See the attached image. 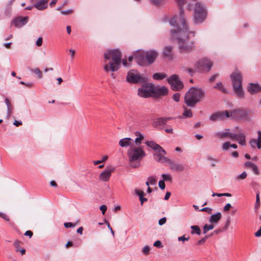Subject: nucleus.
I'll return each mask as SVG.
<instances>
[{
	"mask_svg": "<svg viewBox=\"0 0 261 261\" xmlns=\"http://www.w3.org/2000/svg\"><path fill=\"white\" fill-rule=\"evenodd\" d=\"M176 30H171V37L177 40L179 45V50L181 54H186L191 53L194 48V42L189 41L188 35L192 34L195 36V32L189 31L187 23L184 26L181 25H175Z\"/></svg>",
	"mask_w": 261,
	"mask_h": 261,
	"instance_id": "obj_1",
	"label": "nucleus"
},
{
	"mask_svg": "<svg viewBox=\"0 0 261 261\" xmlns=\"http://www.w3.org/2000/svg\"><path fill=\"white\" fill-rule=\"evenodd\" d=\"M205 92L200 88L193 87L190 88L185 95V102L189 107H194L204 97Z\"/></svg>",
	"mask_w": 261,
	"mask_h": 261,
	"instance_id": "obj_2",
	"label": "nucleus"
},
{
	"mask_svg": "<svg viewBox=\"0 0 261 261\" xmlns=\"http://www.w3.org/2000/svg\"><path fill=\"white\" fill-rule=\"evenodd\" d=\"M104 57L108 60L111 59L114 62H110L109 64L104 66V69L106 72H109L110 70L114 72L119 69L122 54L118 49L109 50L107 53L105 54Z\"/></svg>",
	"mask_w": 261,
	"mask_h": 261,
	"instance_id": "obj_3",
	"label": "nucleus"
},
{
	"mask_svg": "<svg viewBox=\"0 0 261 261\" xmlns=\"http://www.w3.org/2000/svg\"><path fill=\"white\" fill-rule=\"evenodd\" d=\"M129 165L133 168H137L140 165V161L146 153L141 146H132L127 151Z\"/></svg>",
	"mask_w": 261,
	"mask_h": 261,
	"instance_id": "obj_4",
	"label": "nucleus"
},
{
	"mask_svg": "<svg viewBox=\"0 0 261 261\" xmlns=\"http://www.w3.org/2000/svg\"><path fill=\"white\" fill-rule=\"evenodd\" d=\"M233 130L235 133H230L228 131L224 132H217L216 136L220 138L229 137L233 141H237L242 146L246 145V136L242 129L239 126L235 127Z\"/></svg>",
	"mask_w": 261,
	"mask_h": 261,
	"instance_id": "obj_5",
	"label": "nucleus"
},
{
	"mask_svg": "<svg viewBox=\"0 0 261 261\" xmlns=\"http://www.w3.org/2000/svg\"><path fill=\"white\" fill-rule=\"evenodd\" d=\"M233 91L238 97H245V91L242 86L243 76L239 71L233 72L230 75Z\"/></svg>",
	"mask_w": 261,
	"mask_h": 261,
	"instance_id": "obj_6",
	"label": "nucleus"
},
{
	"mask_svg": "<svg viewBox=\"0 0 261 261\" xmlns=\"http://www.w3.org/2000/svg\"><path fill=\"white\" fill-rule=\"evenodd\" d=\"M206 10L203 3L197 2L194 10V23L198 24L202 23L206 18Z\"/></svg>",
	"mask_w": 261,
	"mask_h": 261,
	"instance_id": "obj_7",
	"label": "nucleus"
},
{
	"mask_svg": "<svg viewBox=\"0 0 261 261\" xmlns=\"http://www.w3.org/2000/svg\"><path fill=\"white\" fill-rule=\"evenodd\" d=\"M179 7L180 13L179 16H175L170 19L169 22L171 25L175 26L181 25L184 26L187 23L186 20L184 17V10L183 6L186 3V0H176Z\"/></svg>",
	"mask_w": 261,
	"mask_h": 261,
	"instance_id": "obj_8",
	"label": "nucleus"
},
{
	"mask_svg": "<svg viewBox=\"0 0 261 261\" xmlns=\"http://www.w3.org/2000/svg\"><path fill=\"white\" fill-rule=\"evenodd\" d=\"M147 80V77L141 75L137 70H131L127 72L126 80L129 83H143Z\"/></svg>",
	"mask_w": 261,
	"mask_h": 261,
	"instance_id": "obj_9",
	"label": "nucleus"
},
{
	"mask_svg": "<svg viewBox=\"0 0 261 261\" xmlns=\"http://www.w3.org/2000/svg\"><path fill=\"white\" fill-rule=\"evenodd\" d=\"M171 88L174 91H179L184 87V84L177 74H172L167 79Z\"/></svg>",
	"mask_w": 261,
	"mask_h": 261,
	"instance_id": "obj_10",
	"label": "nucleus"
},
{
	"mask_svg": "<svg viewBox=\"0 0 261 261\" xmlns=\"http://www.w3.org/2000/svg\"><path fill=\"white\" fill-rule=\"evenodd\" d=\"M213 65L212 62L207 59H202L198 61L195 64V68L197 71L204 72L209 71Z\"/></svg>",
	"mask_w": 261,
	"mask_h": 261,
	"instance_id": "obj_11",
	"label": "nucleus"
},
{
	"mask_svg": "<svg viewBox=\"0 0 261 261\" xmlns=\"http://www.w3.org/2000/svg\"><path fill=\"white\" fill-rule=\"evenodd\" d=\"M138 94L144 98L149 97L153 94V85L151 84H143L142 87L138 89Z\"/></svg>",
	"mask_w": 261,
	"mask_h": 261,
	"instance_id": "obj_12",
	"label": "nucleus"
},
{
	"mask_svg": "<svg viewBox=\"0 0 261 261\" xmlns=\"http://www.w3.org/2000/svg\"><path fill=\"white\" fill-rule=\"evenodd\" d=\"M134 57L136 62L141 66L145 65L146 52L144 50H139L134 53Z\"/></svg>",
	"mask_w": 261,
	"mask_h": 261,
	"instance_id": "obj_13",
	"label": "nucleus"
},
{
	"mask_svg": "<svg viewBox=\"0 0 261 261\" xmlns=\"http://www.w3.org/2000/svg\"><path fill=\"white\" fill-rule=\"evenodd\" d=\"M224 113V118L225 117H242L246 115V112L242 110H236L231 112H229L228 111H223Z\"/></svg>",
	"mask_w": 261,
	"mask_h": 261,
	"instance_id": "obj_14",
	"label": "nucleus"
},
{
	"mask_svg": "<svg viewBox=\"0 0 261 261\" xmlns=\"http://www.w3.org/2000/svg\"><path fill=\"white\" fill-rule=\"evenodd\" d=\"M168 89L165 86H155L153 85V94L156 96H164L168 94Z\"/></svg>",
	"mask_w": 261,
	"mask_h": 261,
	"instance_id": "obj_15",
	"label": "nucleus"
},
{
	"mask_svg": "<svg viewBox=\"0 0 261 261\" xmlns=\"http://www.w3.org/2000/svg\"><path fill=\"white\" fill-rule=\"evenodd\" d=\"M247 89L251 95H253L261 92V85L257 83H249Z\"/></svg>",
	"mask_w": 261,
	"mask_h": 261,
	"instance_id": "obj_16",
	"label": "nucleus"
},
{
	"mask_svg": "<svg viewBox=\"0 0 261 261\" xmlns=\"http://www.w3.org/2000/svg\"><path fill=\"white\" fill-rule=\"evenodd\" d=\"M146 52V62L149 64H152L158 56V53L155 50H151Z\"/></svg>",
	"mask_w": 261,
	"mask_h": 261,
	"instance_id": "obj_17",
	"label": "nucleus"
},
{
	"mask_svg": "<svg viewBox=\"0 0 261 261\" xmlns=\"http://www.w3.org/2000/svg\"><path fill=\"white\" fill-rule=\"evenodd\" d=\"M29 20V17H17L12 21V24L16 27L20 28L27 23Z\"/></svg>",
	"mask_w": 261,
	"mask_h": 261,
	"instance_id": "obj_18",
	"label": "nucleus"
},
{
	"mask_svg": "<svg viewBox=\"0 0 261 261\" xmlns=\"http://www.w3.org/2000/svg\"><path fill=\"white\" fill-rule=\"evenodd\" d=\"M168 163L170 166V169L173 171L181 172L185 170V166L183 164L175 162L170 159L169 160Z\"/></svg>",
	"mask_w": 261,
	"mask_h": 261,
	"instance_id": "obj_19",
	"label": "nucleus"
},
{
	"mask_svg": "<svg viewBox=\"0 0 261 261\" xmlns=\"http://www.w3.org/2000/svg\"><path fill=\"white\" fill-rule=\"evenodd\" d=\"M114 170L115 168L106 169L100 173L99 178L103 181H108L110 179L112 172L114 171Z\"/></svg>",
	"mask_w": 261,
	"mask_h": 261,
	"instance_id": "obj_20",
	"label": "nucleus"
},
{
	"mask_svg": "<svg viewBox=\"0 0 261 261\" xmlns=\"http://www.w3.org/2000/svg\"><path fill=\"white\" fill-rule=\"evenodd\" d=\"M134 141L130 138L121 139L119 142V145L122 147H132L133 146Z\"/></svg>",
	"mask_w": 261,
	"mask_h": 261,
	"instance_id": "obj_21",
	"label": "nucleus"
},
{
	"mask_svg": "<svg viewBox=\"0 0 261 261\" xmlns=\"http://www.w3.org/2000/svg\"><path fill=\"white\" fill-rule=\"evenodd\" d=\"M224 119V113L223 112H217L212 114L210 116V119L212 121L222 120Z\"/></svg>",
	"mask_w": 261,
	"mask_h": 261,
	"instance_id": "obj_22",
	"label": "nucleus"
},
{
	"mask_svg": "<svg viewBox=\"0 0 261 261\" xmlns=\"http://www.w3.org/2000/svg\"><path fill=\"white\" fill-rule=\"evenodd\" d=\"M48 1L40 0L34 5V7L39 10H44L47 8Z\"/></svg>",
	"mask_w": 261,
	"mask_h": 261,
	"instance_id": "obj_23",
	"label": "nucleus"
},
{
	"mask_svg": "<svg viewBox=\"0 0 261 261\" xmlns=\"http://www.w3.org/2000/svg\"><path fill=\"white\" fill-rule=\"evenodd\" d=\"M164 57L171 59L172 58V47L171 46H166L163 50Z\"/></svg>",
	"mask_w": 261,
	"mask_h": 261,
	"instance_id": "obj_24",
	"label": "nucleus"
},
{
	"mask_svg": "<svg viewBox=\"0 0 261 261\" xmlns=\"http://www.w3.org/2000/svg\"><path fill=\"white\" fill-rule=\"evenodd\" d=\"M221 214L219 212L211 216L209 222L211 223H217L221 218Z\"/></svg>",
	"mask_w": 261,
	"mask_h": 261,
	"instance_id": "obj_25",
	"label": "nucleus"
},
{
	"mask_svg": "<svg viewBox=\"0 0 261 261\" xmlns=\"http://www.w3.org/2000/svg\"><path fill=\"white\" fill-rule=\"evenodd\" d=\"M171 119V117L160 118L155 121L156 126H162L166 124L168 120Z\"/></svg>",
	"mask_w": 261,
	"mask_h": 261,
	"instance_id": "obj_26",
	"label": "nucleus"
},
{
	"mask_svg": "<svg viewBox=\"0 0 261 261\" xmlns=\"http://www.w3.org/2000/svg\"><path fill=\"white\" fill-rule=\"evenodd\" d=\"M165 154H154V156H155V160L158 162H161V163H164V162H167L168 163V161H169V159H168L167 158L165 157L164 156Z\"/></svg>",
	"mask_w": 261,
	"mask_h": 261,
	"instance_id": "obj_27",
	"label": "nucleus"
},
{
	"mask_svg": "<svg viewBox=\"0 0 261 261\" xmlns=\"http://www.w3.org/2000/svg\"><path fill=\"white\" fill-rule=\"evenodd\" d=\"M5 102L7 107V116L8 118H10L12 114V107L9 101V100L7 98H5Z\"/></svg>",
	"mask_w": 261,
	"mask_h": 261,
	"instance_id": "obj_28",
	"label": "nucleus"
},
{
	"mask_svg": "<svg viewBox=\"0 0 261 261\" xmlns=\"http://www.w3.org/2000/svg\"><path fill=\"white\" fill-rule=\"evenodd\" d=\"M167 77V75L165 73H155L153 74L152 77L155 80H161Z\"/></svg>",
	"mask_w": 261,
	"mask_h": 261,
	"instance_id": "obj_29",
	"label": "nucleus"
},
{
	"mask_svg": "<svg viewBox=\"0 0 261 261\" xmlns=\"http://www.w3.org/2000/svg\"><path fill=\"white\" fill-rule=\"evenodd\" d=\"M184 112L182 116L179 117L180 118H191L192 117V112L190 109H188L184 107Z\"/></svg>",
	"mask_w": 261,
	"mask_h": 261,
	"instance_id": "obj_30",
	"label": "nucleus"
},
{
	"mask_svg": "<svg viewBox=\"0 0 261 261\" xmlns=\"http://www.w3.org/2000/svg\"><path fill=\"white\" fill-rule=\"evenodd\" d=\"M214 88L219 90L224 93H227V90L224 87L221 82L217 83Z\"/></svg>",
	"mask_w": 261,
	"mask_h": 261,
	"instance_id": "obj_31",
	"label": "nucleus"
},
{
	"mask_svg": "<svg viewBox=\"0 0 261 261\" xmlns=\"http://www.w3.org/2000/svg\"><path fill=\"white\" fill-rule=\"evenodd\" d=\"M145 143L147 146L149 147L154 151H155L157 149V148L159 145V144H156L155 142L153 141H147L145 142Z\"/></svg>",
	"mask_w": 261,
	"mask_h": 261,
	"instance_id": "obj_32",
	"label": "nucleus"
},
{
	"mask_svg": "<svg viewBox=\"0 0 261 261\" xmlns=\"http://www.w3.org/2000/svg\"><path fill=\"white\" fill-rule=\"evenodd\" d=\"M191 228L192 229L191 231L192 234L196 233L198 235H200L201 233V230L199 226L197 225H193L191 226Z\"/></svg>",
	"mask_w": 261,
	"mask_h": 261,
	"instance_id": "obj_33",
	"label": "nucleus"
},
{
	"mask_svg": "<svg viewBox=\"0 0 261 261\" xmlns=\"http://www.w3.org/2000/svg\"><path fill=\"white\" fill-rule=\"evenodd\" d=\"M257 139H256V141L257 143V148L260 149V148H261V131L258 130L257 132Z\"/></svg>",
	"mask_w": 261,
	"mask_h": 261,
	"instance_id": "obj_34",
	"label": "nucleus"
},
{
	"mask_svg": "<svg viewBox=\"0 0 261 261\" xmlns=\"http://www.w3.org/2000/svg\"><path fill=\"white\" fill-rule=\"evenodd\" d=\"M31 71L37 74L39 79H41L42 77V74L39 68H36L35 69H31Z\"/></svg>",
	"mask_w": 261,
	"mask_h": 261,
	"instance_id": "obj_35",
	"label": "nucleus"
},
{
	"mask_svg": "<svg viewBox=\"0 0 261 261\" xmlns=\"http://www.w3.org/2000/svg\"><path fill=\"white\" fill-rule=\"evenodd\" d=\"M213 228L214 225L213 224H205L204 226H203V233H206L208 231L212 230Z\"/></svg>",
	"mask_w": 261,
	"mask_h": 261,
	"instance_id": "obj_36",
	"label": "nucleus"
},
{
	"mask_svg": "<svg viewBox=\"0 0 261 261\" xmlns=\"http://www.w3.org/2000/svg\"><path fill=\"white\" fill-rule=\"evenodd\" d=\"M247 176V173L246 171H244L241 174L238 175L236 177V180H243L246 178Z\"/></svg>",
	"mask_w": 261,
	"mask_h": 261,
	"instance_id": "obj_37",
	"label": "nucleus"
},
{
	"mask_svg": "<svg viewBox=\"0 0 261 261\" xmlns=\"http://www.w3.org/2000/svg\"><path fill=\"white\" fill-rule=\"evenodd\" d=\"M213 196H217L218 197H222V196H226V197H231V194L229 193H214L212 194Z\"/></svg>",
	"mask_w": 261,
	"mask_h": 261,
	"instance_id": "obj_38",
	"label": "nucleus"
},
{
	"mask_svg": "<svg viewBox=\"0 0 261 261\" xmlns=\"http://www.w3.org/2000/svg\"><path fill=\"white\" fill-rule=\"evenodd\" d=\"M249 144L252 148H257V143L255 139H251L249 141Z\"/></svg>",
	"mask_w": 261,
	"mask_h": 261,
	"instance_id": "obj_39",
	"label": "nucleus"
},
{
	"mask_svg": "<svg viewBox=\"0 0 261 261\" xmlns=\"http://www.w3.org/2000/svg\"><path fill=\"white\" fill-rule=\"evenodd\" d=\"M143 139H144V136H139V137H137L135 139V142L136 146H140V144L141 143V141Z\"/></svg>",
	"mask_w": 261,
	"mask_h": 261,
	"instance_id": "obj_40",
	"label": "nucleus"
},
{
	"mask_svg": "<svg viewBox=\"0 0 261 261\" xmlns=\"http://www.w3.org/2000/svg\"><path fill=\"white\" fill-rule=\"evenodd\" d=\"M182 70L184 72L188 73L191 76H193L194 73V70L190 68L182 67Z\"/></svg>",
	"mask_w": 261,
	"mask_h": 261,
	"instance_id": "obj_41",
	"label": "nucleus"
},
{
	"mask_svg": "<svg viewBox=\"0 0 261 261\" xmlns=\"http://www.w3.org/2000/svg\"><path fill=\"white\" fill-rule=\"evenodd\" d=\"M142 251L145 255L149 254L150 253V247L148 245L145 246L142 248Z\"/></svg>",
	"mask_w": 261,
	"mask_h": 261,
	"instance_id": "obj_42",
	"label": "nucleus"
},
{
	"mask_svg": "<svg viewBox=\"0 0 261 261\" xmlns=\"http://www.w3.org/2000/svg\"><path fill=\"white\" fill-rule=\"evenodd\" d=\"M155 151H158V154H165L166 153L165 150L160 145H159Z\"/></svg>",
	"mask_w": 261,
	"mask_h": 261,
	"instance_id": "obj_43",
	"label": "nucleus"
},
{
	"mask_svg": "<svg viewBox=\"0 0 261 261\" xmlns=\"http://www.w3.org/2000/svg\"><path fill=\"white\" fill-rule=\"evenodd\" d=\"M162 177L163 178V180L166 181H171L172 178L170 175L166 174H162Z\"/></svg>",
	"mask_w": 261,
	"mask_h": 261,
	"instance_id": "obj_44",
	"label": "nucleus"
},
{
	"mask_svg": "<svg viewBox=\"0 0 261 261\" xmlns=\"http://www.w3.org/2000/svg\"><path fill=\"white\" fill-rule=\"evenodd\" d=\"M208 238V236H205L204 238H202L197 242L198 245H201L205 243L206 240Z\"/></svg>",
	"mask_w": 261,
	"mask_h": 261,
	"instance_id": "obj_45",
	"label": "nucleus"
},
{
	"mask_svg": "<svg viewBox=\"0 0 261 261\" xmlns=\"http://www.w3.org/2000/svg\"><path fill=\"white\" fill-rule=\"evenodd\" d=\"M180 94L178 93H175L172 96V99L176 102H178L180 100Z\"/></svg>",
	"mask_w": 261,
	"mask_h": 261,
	"instance_id": "obj_46",
	"label": "nucleus"
},
{
	"mask_svg": "<svg viewBox=\"0 0 261 261\" xmlns=\"http://www.w3.org/2000/svg\"><path fill=\"white\" fill-rule=\"evenodd\" d=\"M189 239H190V237H188L186 238L185 237V235H184V236H181V237H179L177 238V240H178V241H181L183 243H184L185 241H186L189 240Z\"/></svg>",
	"mask_w": 261,
	"mask_h": 261,
	"instance_id": "obj_47",
	"label": "nucleus"
},
{
	"mask_svg": "<svg viewBox=\"0 0 261 261\" xmlns=\"http://www.w3.org/2000/svg\"><path fill=\"white\" fill-rule=\"evenodd\" d=\"M147 180H149L151 185H154L156 184V179L153 176H149Z\"/></svg>",
	"mask_w": 261,
	"mask_h": 261,
	"instance_id": "obj_48",
	"label": "nucleus"
},
{
	"mask_svg": "<svg viewBox=\"0 0 261 261\" xmlns=\"http://www.w3.org/2000/svg\"><path fill=\"white\" fill-rule=\"evenodd\" d=\"M230 147V144L229 142H226L223 143L222 145V149L223 150H226Z\"/></svg>",
	"mask_w": 261,
	"mask_h": 261,
	"instance_id": "obj_49",
	"label": "nucleus"
},
{
	"mask_svg": "<svg viewBox=\"0 0 261 261\" xmlns=\"http://www.w3.org/2000/svg\"><path fill=\"white\" fill-rule=\"evenodd\" d=\"M259 203H260L259 193V192H257L256 193V203H255V208H257V207L259 204Z\"/></svg>",
	"mask_w": 261,
	"mask_h": 261,
	"instance_id": "obj_50",
	"label": "nucleus"
},
{
	"mask_svg": "<svg viewBox=\"0 0 261 261\" xmlns=\"http://www.w3.org/2000/svg\"><path fill=\"white\" fill-rule=\"evenodd\" d=\"M159 186L162 190H164L165 188V184L163 180H161L159 182Z\"/></svg>",
	"mask_w": 261,
	"mask_h": 261,
	"instance_id": "obj_51",
	"label": "nucleus"
},
{
	"mask_svg": "<svg viewBox=\"0 0 261 261\" xmlns=\"http://www.w3.org/2000/svg\"><path fill=\"white\" fill-rule=\"evenodd\" d=\"M0 217L2 218L3 219L7 221H9L10 220L8 216L6 214L0 212Z\"/></svg>",
	"mask_w": 261,
	"mask_h": 261,
	"instance_id": "obj_52",
	"label": "nucleus"
},
{
	"mask_svg": "<svg viewBox=\"0 0 261 261\" xmlns=\"http://www.w3.org/2000/svg\"><path fill=\"white\" fill-rule=\"evenodd\" d=\"M199 211L206 212L208 214H211L212 213V209L210 207H204V208H202V209L200 210Z\"/></svg>",
	"mask_w": 261,
	"mask_h": 261,
	"instance_id": "obj_53",
	"label": "nucleus"
},
{
	"mask_svg": "<svg viewBox=\"0 0 261 261\" xmlns=\"http://www.w3.org/2000/svg\"><path fill=\"white\" fill-rule=\"evenodd\" d=\"M153 246L158 248H161L163 247L161 242L159 240L156 241L154 243Z\"/></svg>",
	"mask_w": 261,
	"mask_h": 261,
	"instance_id": "obj_54",
	"label": "nucleus"
},
{
	"mask_svg": "<svg viewBox=\"0 0 261 261\" xmlns=\"http://www.w3.org/2000/svg\"><path fill=\"white\" fill-rule=\"evenodd\" d=\"M100 210L101 211L102 214L104 215L107 210V207L106 205H102L100 206Z\"/></svg>",
	"mask_w": 261,
	"mask_h": 261,
	"instance_id": "obj_55",
	"label": "nucleus"
},
{
	"mask_svg": "<svg viewBox=\"0 0 261 261\" xmlns=\"http://www.w3.org/2000/svg\"><path fill=\"white\" fill-rule=\"evenodd\" d=\"M252 171L256 174H259V170L258 168V167L254 165L252 168H251Z\"/></svg>",
	"mask_w": 261,
	"mask_h": 261,
	"instance_id": "obj_56",
	"label": "nucleus"
},
{
	"mask_svg": "<svg viewBox=\"0 0 261 261\" xmlns=\"http://www.w3.org/2000/svg\"><path fill=\"white\" fill-rule=\"evenodd\" d=\"M135 193L136 194H137L139 196V198L140 197H143L144 195V192H143L142 191H139V190H137V189L135 190Z\"/></svg>",
	"mask_w": 261,
	"mask_h": 261,
	"instance_id": "obj_57",
	"label": "nucleus"
},
{
	"mask_svg": "<svg viewBox=\"0 0 261 261\" xmlns=\"http://www.w3.org/2000/svg\"><path fill=\"white\" fill-rule=\"evenodd\" d=\"M64 226L66 228H70L74 227V225L71 222H66L64 224Z\"/></svg>",
	"mask_w": 261,
	"mask_h": 261,
	"instance_id": "obj_58",
	"label": "nucleus"
},
{
	"mask_svg": "<svg viewBox=\"0 0 261 261\" xmlns=\"http://www.w3.org/2000/svg\"><path fill=\"white\" fill-rule=\"evenodd\" d=\"M231 207V205L230 203H227L223 208L224 212H228Z\"/></svg>",
	"mask_w": 261,
	"mask_h": 261,
	"instance_id": "obj_59",
	"label": "nucleus"
},
{
	"mask_svg": "<svg viewBox=\"0 0 261 261\" xmlns=\"http://www.w3.org/2000/svg\"><path fill=\"white\" fill-rule=\"evenodd\" d=\"M166 222V217H163L161 219H160L159 221V224L160 225H163Z\"/></svg>",
	"mask_w": 261,
	"mask_h": 261,
	"instance_id": "obj_60",
	"label": "nucleus"
},
{
	"mask_svg": "<svg viewBox=\"0 0 261 261\" xmlns=\"http://www.w3.org/2000/svg\"><path fill=\"white\" fill-rule=\"evenodd\" d=\"M36 45L38 46H40L42 44V37H39L36 41Z\"/></svg>",
	"mask_w": 261,
	"mask_h": 261,
	"instance_id": "obj_61",
	"label": "nucleus"
},
{
	"mask_svg": "<svg viewBox=\"0 0 261 261\" xmlns=\"http://www.w3.org/2000/svg\"><path fill=\"white\" fill-rule=\"evenodd\" d=\"M72 12H73V10L72 9H69L67 10L62 11L61 12V13L62 14H63V15H67L68 14L72 13Z\"/></svg>",
	"mask_w": 261,
	"mask_h": 261,
	"instance_id": "obj_62",
	"label": "nucleus"
},
{
	"mask_svg": "<svg viewBox=\"0 0 261 261\" xmlns=\"http://www.w3.org/2000/svg\"><path fill=\"white\" fill-rule=\"evenodd\" d=\"M150 1L156 6H159L161 4V0H150Z\"/></svg>",
	"mask_w": 261,
	"mask_h": 261,
	"instance_id": "obj_63",
	"label": "nucleus"
},
{
	"mask_svg": "<svg viewBox=\"0 0 261 261\" xmlns=\"http://www.w3.org/2000/svg\"><path fill=\"white\" fill-rule=\"evenodd\" d=\"M255 164L251 162H246L245 163V165L247 167H249V168H252Z\"/></svg>",
	"mask_w": 261,
	"mask_h": 261,
	"instance_id": "obj_64",
	"label": "nucleus"
}]
</instances>
